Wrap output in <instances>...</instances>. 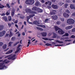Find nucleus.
<instances>
[{
    "mask_svg": "<svg viewBox=\"0 0 75 75\" xmlns=\"http://www.w3.org/2000/svg\"><path fill=\"white\" fill-rule=\"evenodd\" d=\"M64 35H65V36H69V34L68 33H66L65 34H64Z\"/></svg>",
    "mask_w": 75,
    "mask_h": 75,
    "instance_id": "3c124183",
    "label": "nucleus"
},
{
    "mask_svg": "<svg viewBox=\"0 0 75 75\" xmlns=\"http://www.w3.org/2000/svg\"><path fill=\"white\" fill-rule=\"evenodd\" d=\"M12 50H11L10 51H8V52H6V53H5V54H7L11 53H12Z\"/></svg>",
    "mask_w": 75,
    "mask_h": 75,
    "instance_id": "a211bd4d",
    "label": "nucleus"
},
{
    "mask_svg": "<svg viewBox=\"0 0 75 75\" xmlns=\"http://www.w3.org/2000/svg\"><path fill=\"white\" fill-rule=\"evenodd\" d=\"M63 16L64 17L67 18L69 17V14H68L67 13H64L63 14Z\"/></svg>",
    "mask_w": 75,
    "mask_h": 75,
    "instance_id": "9b49d317",
    "label": "nucleus"
},
{
    "mask_svg": "<svg viewBox=\"0 0 75 75\" xmlns=\"http://www.w3.org/2000/svg\"><path fill=\"white\" fill-rule=\"evenodd\" d=\"M69 38L68 37H65V38H63V40H64L65 39H68Z\"/></svg>",
    "mask_w": 75,
    "mask_h": 75,
    "instance_id": "603ef678",
    "label": "nucleus"
},
{
    "mask_svg": "<svg viewBox=\"0 0 75 75\" xmlns=\"http://www.w3.org/2000/svg\"><path fill=\"white\" fill-rule=\"evenodd\" d=\"M61 21L63 22L64 21V18H61Z\"/></svg>",
    "mask_w": 75,
    "mask_h": 75,
    "instance_id": "09e8293b",
    "label": "nucleus"
},
{
    "mask_svg": "<svg viewBox=\"0 0 75 75\" xmlns=\"http://www.w3.org/2000/svg\"><path fill=\"white\" fill-rule=\"evenodd\" d=\"M11 40L12 41H15V37H11Z\"/></svg>",
    "mask_w": 75,
    "mask_h": 75,
    "instance_id": "473e14b6",
    "label": "nucleus"
},
{
    "mask_svg": "<svg viewBox=\"0 0 75 75\" xmlns=\"http://www.w3.org/2000/svg\"><path fill=\"white\" fill-rule=\"evenodd\" d=\"M41 35H42V37H45L47 36V33L45 32H42L41 33Z\"/></svg>",
    "mask_w": 75,
    "mask_h": 75,
    "instance_id": "f8f14e48",
    "label": "nucleus"
},
{
    "mask_svg": "<svg viewBox=\"0 0 75 75\" xmlns=\"http://www.w3.org/2000/svg\"><path fill=\"white\" fill-rule=\"evenodd\" d=\"M48 21V19H45V21H44V22L45 23H47V21Z\"/></svg>",
    "mask_w": 75,
    "mask_h": 75,
    "instance_id": "e433bc0d",
    "label": "nucleus"
},
{
    "mask_svg": "<svg viewBox=\"0 0 75 75\" xmlns=\"http://www.w3.org/2000/svg\"><path fill=\"white\" fill-rule=\"evenodd\" d=\"M70 8L71 9H74L75 10V7H74V5L72 4L70 5Z\"/></svg>",
    "mask_w": 75,
    "mask_h": 75,
    "instance_id": "ddd939ff",
    "label": "nucleus"
},
{
    "mask_svg": "<svg viewBox=\"0 0 75 75\" xmlns=\"http://www.w3.org/2000/svg\"><path fill=\"white\" fill-rule=\"evenodd\" d=\"M45 45L47 46H51V44L49 43H46L45 44Z\"/></svg>",
    "mask_w": 75,
    "mask_h": 75,
    "instance_id": "37998d69",
    "label": "nucleus"
},
{
    "mask_svg": "<svg viewBox=\"0 0 75 75\" xmlns=\"http://www.w3.org/2000/svg\"><path fill=\"white\" fill-rule=\"evenodd\" d=\"M22 35L23 36H24L25 35V33L24 32H23V33H22Z\"/></svg>",
    "mask_w": 75,
    "mask_h": 75,
    "instance_id": "69168bd1",
    "label": "nucleus"
},
{
    "mask_svg": "<svg viewBox=\"0 0 75 75\" xmlns=\"http://www.w3.org/2000/svg\"><path fill=\"white\" fill-rule=\"evenodd\" d=\"M17 2H18V4H20V0H17Z\"/></svg>",
    "mask_w": 75,
    "mask_h": 75,
    "instance_id": "338daca9",
    "label": "nucleus"
},
{
    "mask_svg": "<svg viewBox=\"0 0 75 75\" xmlns=\"http://www.w3.org/2000/svg\"><path fill=\"white\" fill-rule=\"evenodd\" d=\"M71 16H75V13L71 14Z\"/></svg>",
    "mask_w": 75,
    "mask_h": 75,
    "instance_id": "052dcab7",
    "label": "nucleus"
},
{
    "mask_svg": "<svg viewBox=\"0 0 75 75\" xmlns=\"http://www.w3.org/2000/svg\"><path fill=\"white\" fill-rule=\"evenodd\" d=\"M36 29H38L39 30H40L41 31H43V29H42V28H40L39 27H36Z\"/></svg>",
    "mask_w": 75,
    "mask_h": 75,
    "instance_id": "72a5a7b5",
    "label": "nucleus"
},
{
    "mask_svg": "<svg viewBox=\"0 0 75 75\" xmlns=\"http://www.w3.org/2000/svg\"><path fill=\"white\" fill-rule=\"evenodd\" d=\"M51 2L50 1H49V3L47 4H49V5H51Z\"/></svg>",
    "mask_w": 75,
    "mask_h": 75,
    "instance_id": "5fc2aeb1",
    "label": "nucleus"
},
{
    "mask_svg": "<svg viewBox=\"0 0 75 75\" xmlns=\"http://www.w3.org/2000/svg\"><path fill=\"white\" fill-rule=\"evenodd\" d=\"M4 28V26L3 25H0V31L3 30V28Z\"/></svg>",
    "mask_w": 75,
    "mask_h": 75,
    "instance_id": "5701e85b",
    "label": "nucleus"
},
{
    "mask_svg": "<svg viewBox=\"0 0 75 75\" xmlns=\"http://www.w3.org/2000/svg\"><path fill=\"white\" fill-rule=\"evenodd\" d=\"M51 18H52V19L54 20H57V19L58 18V16H51Z\"/></svg>",
    "mask_w": 75,
    "mask_h": 75,
    "instance_id": "2eb2a0df",
    "label": "nucleus"
},
{
    "mask_svg": "<svg viewBox=\"0 0 75 75\" xmlns=\"http://www.w3.org/2000/svg\"><path fill=\"white\" fill-rule=\"evenodd\" d=\"M33 24H34L38 25L39 24V23H38V21H35L33 22Z\"/></svg>",
    "mask_w": 75,
    "mask_h": 75,
    "instance_id": "412c9836",
    "label": "nucleus"
},
{
    "mask_svg": "<svg viewBox=\"0 0 75 75\" xmlns=\"http://www.w3.org/2000/svg\"><path fill=\"white\" fill-rule=\"evenodd\" d=\"M68 6V4H65V5H64V6H65V8H67V7Z\"/></svg>",
    "mask_w": 75,
    "mask_h": 75,
    "instance_id": "864d4df0",
    "label": "nucleus"
},
{
    "mask_svg": "<svg viewBox=\"0 0 75 75\" xmlns=\"http://www.w3.org/2000/svg\"><path fill=\"white\" fill-rule=\"evenodd\" d=\"M7 18H8L6 16H4L2 17V20H4L5 21H8V20L7 19Z\"/></svg>",
    "mask_w": 75,
    "mask_h": 75,
    "instance_id": "dca6fc26",
    "label": "nucleus"
},
{
    "mask_svg": "<svg viewBox=\"0 0 75 75\" xmlns=\"http://www.w3.org/2000/svg\"><path fill=\"white\" fill-rule=\"evenodd\" d=\"M67 23L69 24H72L74 23V20L71 18L67 20Z\"/></svg>",
    "mask_w": 75,
    "mask_h": 75,
    "instance_id": "7ed1b4c3",
    "label": "nucleus"
},
{
    "mask_svg": "<svg viewBox=\"0 0 75 75\" xmlns=\"http://www.w3.org/2000/svg\"><path fill=\"white\" fill-rule=\"evenodd\" d=\"M58 31V33L59 35H62L64 34V31H63L62 30H59Z\"/></svg>",
    "mask_w": 75,
    "mask_h": 75,
    "instance_id": "6e6552de",
    "label": "nucleus"
},
{
    "mask_svg": "<svg viewBox=\"0 0 75 75\" xmlns=\"http://www.w3.org/2000/svg\"><path fill=\"white\" fill-rule=\"evenodd\" d=\"M19 42H17L15 43L14 44H13V46H16V45H18V44H19Z\"/></svg>",
    "mask_w": 75,
    "mask_h": 75,
    "instance_id": "f704fd0d",
    "label": "nucleus"
},
{
    "mask_svg": "<svg viewBox=\"0 0 75 75\" xmlns=\"http://www.w3.org/2000/svg\"><path fill=\"white\" fill-rule=\"evenodd\" d=\"M17 23H18V21L16 20L14 21V23L17 24Z\"/></svg>",
    "mask_w": 75,
    "mask_h": 75,
    "instance_id": "13d9d810",
    "label": "nucleus"
},
{
    "mask_svg": "<svg viewBox=\"0 0 75 75\" xmlns=\"http://www.w3.org/2000/svg\"><path fill=\"white\" fill-rule=\"evenodd\" d=\"M71 32H75V28L71 30Z\"/></svg>",
    "mask_w": 75,
    "mask_h": 75,
    "instance_id": "8fccbe9b",
    "label": "nucleus"
},
{
    "mask_svg": "<svg viewBox=\"0 0 75 75\" xmlns=\"http://www.w3.org/2000/svg\"><path fill=\"white\" fill-rule=\"evenodd\" d=\"M64 4V3L61 2H59V6H61Z\"/></svg>",
    "mask_w": 75,
    "mask_h": 75,
    "instance_id": "c85d7f7f",
    "label": "nucleus"
},
{
    "mask_svg": "<svg viewBox=\"0 0 75 75\" xmlns=\"http://www.w3.org/2000/svg\"><path fill=\"white\" fill-rule=\"evenodd\" d=\"M65 12L67 13H70V11H69V10H66V11H65Z\"/></svg>",
    "mask_w": 75,
    "mask_h": 75,
    "instance_id": "49530a36",
    "label": "nucleus"
},
{
    "mask_svg": "<svg viewBox=\"0 0 75 75\" xmlns=\"http://www.w3.org/2000/svg\"><path fill=\"white\" fill-rule=\"evenodd\" d=\"M6 15V14H5V13H2V14H1V16H4Z\"/></svg>",
    "mask_w": 75,
    "mask_h": 75,
    "instance_id": "bf43d9fd",
    "label": "nucleus"
},
{
    "mask_svg": "<svg viewBox=\"0 0 75 75\" xmlns=\"http://www.w3.org/2000/svg\"><path fill=\"white\" fill-rule=\"evenodd\" d=\"M3 45V43H2V42H0V47H1L2 46V45Z\"/></svg>",
    "mask_w": 75,
    "mask_h": 75,
    "instance_id": "6e6d98bb",
    "label": "nucleus"
},
{
    "mask_svg": "<svg viewBox=\"0 0 75 75\" xmlns=\"http://www.w3.org/2000/svg\"><path fill=\"white\" fill-rule=\"evenodd\" d=\"M51 7H52V8H53V9H58V6L56 5L53 4L51 5Z\"/></svg>",
    "mask_w": 75,
    "mask_h": 75,
    "instance_id": "1a4fd4ad",
    "label": "nucleus"
},
{
    "mask_svg": "<svg viewBox=\"0 0 75 75\" xmlns=\"http://www.w3.org/2000/svg\"><path fill=\"white\" fill-rule=\"evenodd\" d=\"M21 46V45H18V46L17 47V50H16V51H15V52H14V54L17 53L19 52V51H20V47Z\"/></svg>",
    "mask_w": 75,
    "mask_h": 75,
    "instance_id": "423d86ee",
    "label": "nucleus"
},
{
    "mask_svg": "<svg viewBox=\"0 0 75 75\" xmlns=\"http://www.w3.org/2000/svg\"><path fill=\"white\" fill-rule=\"evenodd\" d=\"M38 26L41 27V28H45V25H38Z\"/></svg>",
    "mask_w": 75,
    "mask_h": 75,
    "instance_id": "b1692460",
    "label": "nucleus"
},
{
    "mask_svg": "<svg viewBox=\"0 0 75 75\" xmlns=\"http://www.w3.org/2000/svg\"><path fill=\"white\" fill-rule=\"evenodd\" d=\"M55 46L57 47H59L63 46V45H54Z\"/></svg>",
    "mask_w": 75,
    "mask_h": 75,
    "instance_id": "58836bf2",
    "label": "nucleus"
},
{
    "mask_svg": "<svg viewBox=\"0 0 75 75\" xmlns=\"http://www.w3.org/2000/svg\"><path fill=\"white\" fill-rule=\"evenodd\" d=\"M28 44H27V46H26V47H29V44H30V40H28Z\"/></svg>",
    "mask_w": 75,
    "mask_h": 75,
    "instance_id": "4c0bfd02",
    "label": "nucleus"
},
{
    "mask_svg": "<svg viewBox=\"0 0 75 75\" xmlns=\"http://www.w3.org/2000/svg\"><path fill=\"white\" fill-rule=\"evenodd\" d=\"M5 8V6H3V5H1V4H0V8Z\"/></svg>",
    "mask_w": 75,
    "mask_h": 75,
    "instance_id": "c9c22d12",
    "label": "nucleus"
},
{
    "mask_svg": "<svg viewBox=\"0 0 75 75\" xmlns=\"http://www.w3.org/2000/svg\"><path fill=\"white\" fill-rule=\"evenodd\" d=\"M42 10V9H41L40 8H38L35 7H33V8H32V10H33L35 11H36V10Z\"/></svg>",
    "mask_w": 75,
    "mask_h": 75,
    "instance_id": "9d476101",
    "label": "nucleus"
},
{
    "mask_svg": "<svg viewBox=\"0 0 75 75\" xmlns=\"http://www.w3.org/2000/svg\"><path fill=\"white\" fill-rule=\"evenodd\" d=\"M6 33V32L5 31L3 30L2 31L0 32V37H3L4 35H5V33Z\"/></svg>",
    "mask_w": 75,
    "mask_h": 75,
    "instance_id": "0eeeda50",
    "label": "nucleus"
},
{
    "mask_svg": "<svg viewBox=\"0 0 75 75\" xmlns=\"http://www.w3.org/2000/svg\"><path fill=\"white\" fill-rule=\"evenodd\" d=\"M36 11H38V13H42V12H43V10H36Z\"/></svg>",
    "mask_w": 75,
    "mask_h": 75,
    "instance_id": "cd10ccee",
    "label": "nucleus"
},
{
    "mask_svg": "<svg viewBox=\"0 0 75 75\" xmlns=\"http://www.w3.org/2000/svg\"><path fill=\"white\" fill-rule=\"evenodd\" d=\"M6 47H7V45H4L2 46V48L3 49V50L6 49Z\"/></svg>",
    "mask_w": 75,
    "mask_h": 75,
    "instance_id": "a878e982",
    "label": "nucleus"
},
{
    "mask_svg": "<svg viewBox=\"0 0 75 75\" xmlns=\"http://www.w3.org/2000/svg\"><path fill=\"white\" fill-rule=\"evenodd\" d=\"M14 16V12H11V17H13Z\"/></svg>",
    "mask_w": 75,
    "mask_h": 75,
    "instance_id": "de8ad7c7",
    "label": "nucleus"
},
{
    "mask_svg": "<svg viewBox=\"0 0 75 75\" xmlns=\"http://www.w3.org/2000/svg\"><path fill=\"white\" fill-rule=\"evenodd\" d=\"M12 17L13 16H8V18H7V20L8 21H11V17Z\"/></svg>",
    "mask_w": 75,
    "mask_h": 75,
    "instance_id": "6ab92c4d",
    "label": "nucleus"
},
{
    "mask_svg": "<svg viewBox=\"0 0 75 75\" xmlns=\"http://www.w3.org/2000/svg\"><path fill=\"white\" fill-rule=\"evenodd\" d=\"M54 28V29H55V31H57L58 30H59V28L57 26H55Z\"/></svg>",
    "mask_w": 75,
    "mask_h": 75,
    "instance_id": "aec40b11",
    "label": "nucleus"
},
{
    "mask_svg": "<svg viewBox=\"0 0 75 75\" xmlns=\"http://www.w3.org/2000/svg\"><path fill=\"white\" fill-rule=\"evenodd\" d=\"M25 11H26V13H29L30 14H36V12L35 11H33L28 9H25Z\"/></svg>",
    "mask_w": 75,
    "mask_h": 75,
    "instance_id": "20e7f679",
    "label": "nucleus"
},
{
    "mask_svg": "<svg viewBox=\"0 0 75 75\" xmlns=\"http://www.w3.org/2000/svg\"><path fill=\"white\" fill-rule=\"evenodd\" d=\"M32 18L33 17H27V22H28V21H29V19H30V18Z\"/></svg>",
    "mask_w": 75,
    "mask_h": 75,
    "instance_id": "a19ab883",
    "label": "nucleus"
},
{
    "mask_svg": "<svg viewBox=\"0 0 75 75\" xmlns=\"http://www.w3.org/2000/svg\"><path fill=\"white\" fill-rule=\"evenodd\" d=\"M35 5L36 6H38L39 5V3L38 2H35Z\"/></svg>",
    "mask_w": 75,
    "mask_h": 75,
    "instance_id": "ea45409f",
    "label": "nucleus"
},
{
    "mask_svg": "<svg viewBox=\"0 0 75 75\" xmlns=\"http://www.w3.org/2000/svg\"><path fill=\"white\" fill-rule=\"evenodd\" d=\"M16 56V54H13L12 56H11V57L8 58V60H14L15 59V57Z\"/></svg>",
    "mask_w": 75,
    "mask_h": 75,
    "instance_id": "39448f33",
    "label": "nucleus"
},
{
    "mask_svg": "<svg viewBox=\"0 0 75 75\" xmlns=\"http://www.w3.org/2000/svg\"><path fill=\"white\" fill-rule=\"evenodd\" d=\"M12 43H13V42H9V43H8V47H11V44H12Z\"/></svg>",
    "mask_w": 75,
    "mask_h": 75,
    "instance_id": "4be33fe9",
    "label": "nucleus"
},
{
    "mask_svg": "<svg viewBox=\"0 0 75 75\" xmlns=\"http://www.w3.org/2000/svg\"><path fill=\"white\" fill-rule=\"evenodd\" d=\"M8 26H11V24H10V23H8Z\"/></svg>",
    "mask_w": 75,
    "mask_h": 75,
    "instance_id": "680f3d73",
    "label": "nucleus"
},
{
    "mask_svg": "<svg viewBox=\"0 0 75 75\" xmlns=\"http://www.w3.org/2000/svg\"><path fill=\"white\" fill-rule=\"evenodd\" d=\"M56 37H57V34H56L55 33H54V34H53V38H55Z\"/></svg>",
    "mask_w": 75,
    "mask_h": 75,
    "instance_id": "c756f323",
    "label": "nucleus"
},
{
    "mask_svg": "<svg viewBox=\"0 0 75 75\" xmlns=\"http://www.w3.org/2000/svg\"><path fill=\"white\" fill-rule=\"evenodd\" d=\"M34 16V14L31 15H29V16H27V17H29L33 18Z\"/></svg>",
    "mask_w": 75,
    "mask_h": 75,
    "instance_id": "2f4dec72",
    "label": "nucleus"
},
{
    "mask_svg": "<svg viewBox=\"0 0 75 75\" xmlns=\"http://www.w3.org/2000/svg\"><path fill=\"white\" fill-rule=\"evenodd\" d=\"M41 3H45V1L44 0H41Z\"/></svg>",
    "mask_w": 75,
    "mask_h": 75,
    "instance_id": "e2e57ef3",
    "label": "nucleus"
},
{
    "mask_svg": "<svg viewBox=\"0 0 75 75\" xmlns=\"http://www.w3.org/2000/svg\"><path fill=\"white\" fill-rule=\"evenodd\" d=\"M75 38V36H74V35H71V38Z\"/></svg>",
    "mask_w": 75,
    "mask_h": 75,
    "instance_id": "c03bdc74",
    "label": "nucleus"
},
{
    "mask_svg": "<svg viewBox=\"0 0 75 75\" xmlns=\"http://www.w3.org/2000/svg\"><path fill=\"white\" fill-rule=\"evenodd\" d=\"M55 42H58L59 43V44H62L63 43V42H62V41H59V40H56V41H55Z\"/></svg>",
    "mask_w": 75,
    "mask_h": 75,
    "instance_id": "393cba45",
    "label": "nucleus"
},
{
    "mask_svg": "<svg viewBox=\"0 0 75 75\" xmlns=\"http://www.w3.org/2000/svg\"><path fill=\"white\" fill-rule=\"evenodd\" d=\"M56 24L57 25H59V22L58 21L56 22Z\"/></svg>",
    "mask_w": 75,
    "mask_h": 75,
    "instance_id": "4d7b16f0",
    "label": "nucleus"
},
{
    "mask_svg": "<svg viewBox=\"0 0 75 75\" xmlns=\"http://www.w3.org/2000/svg\"><path fill=\"white\" fill-rule=\"evenodd\" d=\"M9 62V61L8 60H0V70L7 67L4 64H8Z\"/></svg>",
    "mask_w": 75,
    "mask_h": 75,
    "instance_id": "f257e3e1",
    "label": "nucleus"
},
{
    "mask_svg": "<svg viewBox=\"0 0 75 75\" xmlns=\"http://www.w3.org/2000/svg\"><path fill=\"white\" fill-rule=\"evenodd\" d=\"M6 7L8 8H10V6H9V4H6Z\"/></svg>",
    "mask_w": 75,
    "mask_h": 75,
    "instance_id": "bb28decb",
    "label": "nucleus"
},
{
    "mask_svg": "<svg viewBox=\"0 0 75 75\" xmlns=\"http://www.w3.org/2000/svg\"><path fill=\"white\" fill-rule=\"evenodd\" d=\"M9 35H10V37H11V36H12V33L10 32V34H9Z\"/></svg>",
    "mask_w": 75,
    "mask_h": 75,
    "instance_id": "79ce46f5",
    "label": "nucleus"
},
{
    "mask_svg": "<svg viewBox=\"0 0 75 75\" xmlns=\"http://www.w3.org/2000/svg\"><path fill=\"white\" fill-rule=\"evenodd\" d=\"M8 36H9V35H8V34H6V35L5 36V37H8Z\"/></svg>",
    "mask_w": 75,
    "mask_h": 75,
    "instance_id": "0e129e2a",
    "label": "nucleus"
},
{
    "mask_svg": "<svg viewBox=\"0 0 75 75\" xmlns=\"http://www.w3.org/2000/svg\"><path fill=\"white\" fill-rule=\"evenodd\" d=\"M72 28V26L71 25L67 26L65 28V29L68 30L69 29H71Z\"/></svg>",
    "mask_w": 75,
    "mask_h": 75,
    "instance_id": "4468645a",
    "label": "nucleus"
},
{
    "mask_svg": "<svg viewBox=\"0 0 75 75\" xmlns=\"http://www.w3.org/2000/svg\"><path fill=\"white\" fill-rule=\"evenodd\" d=\"M34 3V1L33 0H26L25 1V4L29 5H32Z\"/></svg>",
    "mask_w": 75,
    "mask_h": 75,
    "instance_id": "f03ea898",
    "label": "nucleus"
},
{
    "mask_svg": "<svg viewBox=\"0 0 75 75\" xmlns=\"http://www.w3.org/2000/svg\"><path fill=\"white\" fill-rule=\"evenodd\" d=\"M17 34V35H18V37H20V36H21V34L18 33V34Z\"/></svg>",
    "mask_w": 75,
    "mask_h": 75,
    "instance_id": "774afa93",
    "label": "nucleus"
},
{
    "mask_svg": "<svg viewBox=\"0 0 75 75\" xmlns=\"http://www.w3.org/2000/svg\"><path fill=\"white\" fill-rule=\"evenodd\" d=\"M42 39L45 40H48L50 39H48V38H42Z\"/></svg>",
    "mask_w": 75,
    "mask_h": 75,
    "instance_id": "7c9ffc66",
    "label": "nucleus"
},
{
    "mask_svg": "<svg viewBox=\"0 0 75 75\" xmlns=\"http://www.w3.org/2000/svg\"><path fill=\"white\" fill-rule=\"evenodd\" d=\"M71 40H64V42H71Z\"/></svg>",
    "mask_w": 75,
    "mask_h": 75,
    "instance_id": "a18cd8bd",
    "label": "nucleus"
},
{
    "mask_svg": "<svg viewBox=\"0 0 75 75\" xmlns=\"http://www.w3.org/2000/svg\"><path fill=\"white\" fill-rule=\"evenodd\" d=\"M52 12L50 13L51 15H55L56 14V10H52Z\"/></svg>",
    "mask_w": 75,
    "mask_h": 75,
    "instance_id": "f3484780",
    "label": "nucleus"
}]
</instances>
